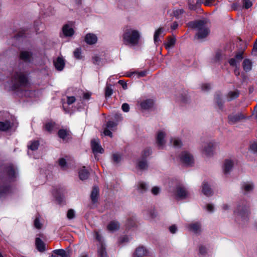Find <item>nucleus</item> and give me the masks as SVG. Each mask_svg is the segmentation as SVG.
Instances as JSON below:
<instances>
[{
  "mask_svg": "<svg viewBox=\"0 0 257 257\" xmlns=\"http://www.w3.org/2000/svg\"><path fill=\"white\" fill-rule=\"evenodd\" d=\"M138 188L140 192L144 193L147 189V185L143 182H140L138 184Z\"/></svg>",
  "mask_w": 257,
  "mask_h": 257,
  "instance_id": "obj_37",
  "label": "nucleus"
},
{
  "mask_svg": "<svg viewBox=\"0 0 257 257\" xmlns=\"http://www.w3.org/2000/svg\"><path fill=\"white\" fill-rule=\"evenodd\" d=\"M215 101H216V103H217L219 107L220 108H222V106H223V102L221 100V98L220 95L219 94H216L215 95Z\"/></svg>",
  "mask_w": 257,
  "mask_h": 257,
  "instance_id": "obj_45",
  "label": "nucleus"
},
{
  "mask_svg": "<svg viewBox=\"0 0 257 257\" xmlns=\"http://www.w3.org/2000/svg\"><path fill=\"white\" fill-rule=\"evenodd\" d=\"M242 66L245 72H248L251 70L252 68V62L249 59H245L242 63Z\"/></svg>",
  "mask_w": 257,
  "mask_h": 257,
  "instance_id": "obj_27",
  "label": "nucleus"
},
{
  "mask_svg": "<svg viewBox=\"0 0 257 257\" xmlns=\"http://www.w3.org/2000/svg\"><path fill=\"white\" fill-rule=\"evenodd\" d=\"M190 229L195 233H197L200 230V224L199 223H195L189 225Z\"/></svg>",
  "mask_w": 257,
  "mask_h": 257,
  "instance_id": "obj_30",
  "label": "nucleus"
},
{
  "mask_svg": "<svg viewBox=\"0 0 257 257\" xmlns=\"http://www.w3.org/2000/svg\"><path fill=\"white\" fill-rule=\"evenodd\" d=\"M224 55L222 52L220 50H217L216 52L214 58L215 62H219L222 60L224 58Z\"/></svg>",
  "mask_w": 257,
  "mask_h": 257,
  "instance_id": "obj_31",
  "label": "nucleus"
},
{
  "mask_svg": "<svg viewBox=\"0 0 257 257\" xmlns=\"http://www.w3.org/2000/svg\"><path fill=\"white\" fill-rule=\"evenodd\" d=\"M239 92L238 90L230 91L228 93L227 96L229 100L234 99L238 97Z\"/></svg>",
  "mask_w": 257,
  "mask_h": 257,
  "instance_id": "obj_32",
  "label": "nucleus"
},
{
  "mask_svg": "<svg viewBox=\"0 0 257 257\" xmlns=\"http://www.w3.org/2000/svg\"><path fill=\"white\" fill-rule=\"evenodd\" d=\"M35 243L39 251L43 252L45 250V243L40 238H36Z\"/></svg>",
  "mask_w": 257,
  "mask_h": 257,
  "instance_id": "obj_26",
  "label": "nucleus"
},
{
  "mask_svg": "<svg viewBox=\"0 0 257 257\" xmlns=\"http://www.w3.org/2000/svg\"><path fill=\"white\" fill-rule=\"evenodd\" d=\"M252 52L254 55H257V39L254 43Z\"/></svg>",
  "mask_w": 257,
  "mask_h": 257,
  "instance_id": "obj_56",
  "label": "nucleus"
},
{
  "mask_svg": "<svg viewBox=\"0 0 257 257\" xmlns=\"http://www.w3.org/2000/svg\"><path fill=\"white\" fill-rule=\"evenodd\" d=\"M235 58L240 61L242 59V53L239 52L235 55Z\"/></svg>",
  "mask_w": 257,
  "mask_h": 257,
  "instance_id": "obj_63",
  "label": "nucleus"
},
{
  "mask_svg": "<svg viewBox=\"0 0 257 257\" xmlns=\"http://www.w3.org/2000/svg\"><path fill=\"white\" fill-rule=\"evenodd\" d=\"M39 146V142L38 141H34L31 142L28 148L32 151H35L38 149Z\"/></svg>",
  "mask_w": 257,
  "mask_h": 257,
  "instance_id": "obj_35",
  "label": "nucleus"
},
{
  "mask_svg": "<svg viewBox=\"0 0 257 257\" xmlns=\"http://www.w3.org/2000/svg\"><path fill=\"white\" fill-rule=\"evenodd\" d=\"M176 39L174 38H170L166 43H165V48L166 49H169L170 48L173 47L175 44Z\"/></svg>",
  "mask_w": 257,
  "mask_h": 257,
  "instance_id": "obj_33",
  "label": "nucleus"
},
{
  "mask_svg": "<svg viewBox=\"0 0 257 257\" xmlns=\"http://www.w3.org/2000/svg\"><path fill=\"white\" fill-rule=\"evenodd\" d=\"M34 225L36 228L37 229H40L42 226V224L40 223L39 219L38 218H36L34 220Z\"/></svg>",
  "mask_w": 257,
  "mask_h": 257,
  "instance_id": "obj_51",
  "label": "nucleus"
},
{
  "mask_svg": "<svg viewBox=\"0 0 257 257\" xmlns=\"http://www.w3.org/2000/svg\"><path fill=\"white\" fill-rule=\"evenodd\" d=\"M235 212L241 218L247 217L248 215V207L245 205H238Z\"/></svg>",
  "mask_w": 257,
  "mask_h": 257,
  "instance_id": "obj_12",
  "label": "nucleus"
},
{
  "mask_svg": "<svg viewBox=\"0 0 257 257\" xmlns=\"http://www.w3.org/2000/svg\"><path fill=\"white\" fill-rule=\"evenodd\" d=\"M75 58L77 59H80L82 58L81 51L80 48H77L73 52Z\"/></svg>",
  "mask_w": 257,
  "mask_h": 257,
  "instance_id": "obj_43",
  "label": "nucleus"
},
{
  "mask_svg": "<svg viewBox=\"0 0 257 257\" xmlns=\"http://www.w3.org/2000/svg\"><path fill=\"white\" fill-rule=\"evenodd\" d=\"M233 167V162L230 160H225L224 164L223 171L225 174L228 173Z\"/></svg>",
  "mask_w": 257,
  "mask_h": 257,
  "instance_id": "obj_25",
  "label": "nucleus"
},
{
  "mask_svg": "<svg viewBox=\"0 0 257 257\" xmlns=\"http://www.w3.org/2000/svg\"><path fill=\"white\" fill-rule=\"evenodd\" d=\"M79 177L81 180H86L88 178L89 173L88 171L86 169L85 167H83L79 171Z\"/></svg>",
  "mask_w": 257,
  "mask_h": 257,
  "instance_id": "obj_18",
  "label": "nucleus"
},
{
  "mask_svg": "<svg viewBox=\"0 0 257 257\" xmlns=\"http://www.w3.org/2000/svg\"><path fill=\"white\" fill-rule=\"evenodd\" d=\"M252 6V3L250 0H244V6L245 9H248Z\"/></svg>",
  "mask_w": 257,
  "mask_h": 257,
  "instance_id": "obj_54",
  "label": "nucleus"
},
{
  "mask_svg": "<svg viewBox=\"0 0 257 257\" xmlns=\"http://www.w3.org/2000/svg\"><path fill=\"white\" fill-rule=\"evenodd\" d=\"M118 83L122 85V88L124 89H126V88H127V84H126V83L124 81H123V80H120L118 81Z\"/></svg>",
  "mask_w": 257,
  "mask_h": 257,
  "instance_id": "obj_62",
  "label": "nucleus"
},
{
  "mask_svg": "<svg viewBox=\"0 0 257 257\" xmlns=\"http://www.w3.org/2000/svg\"><path fill=\"white\" fill-rule=\"evenodd\" d=\"M54 252L58 255L61 256V257H64L67 253V252L62 249H56L54 250Z\"/></svg>",
  "mask_w": 257,
  "mask_h": 257,
  "instance_id": "obj_46",
  "label": "nucleus"
},
{
  "mask_svg": "<svg viewBox=\"0 0 257 257\" xmlns=\"http://www.w3.org/2000/svg\"><path fill=\"white\" fill-rule=\"evenodd\" d=\"M98 254L99 257H108L105 245L103 243L99 244L98 247Z\"/></svg>",
  "mask_w": 257,
  "mask_h": 257,
  "instance_id": "obj_23",
  "label": "nucleus"
},
{
  "mask_svg": "<svg viewBox=\"0 0 257 257\" xmlns=\"http://www.w3.org/2000/svg\"><path fill=\"white\" fill-rule=\"evenodd\" d=\"M202 3V2L201 0H197L195 4L192 3L191 1H189V8L191 10H196Z\"/></svg>",
  "mask_w": 257,
  "mask_h": 257,
  "instance_id": "obj_29",
  "label": "nucleus"
},
{
  "mask_svg": "<svg viewBox=\"0 0 257 257\" xmlns=\"http://www.w3.org/2000/svg\"><path fill=\"white\" fill-rule=\"evenodd\" d=\"M245 118V116L241 112L231 113L228 116V121L230 124H234Z\"/></svg>",
  "mask_w": 257,
  "mask_h": 257,
  "instance_id": "obj_6",
  "label": "nucleus"
},
{
  "mask_svg": "<svg viewBox=\"0 0 257 257\" xmlns=\"http://www.w3.org/2000/svg\"><path fill=\"white\" fill-rule=\"evenodd\" d=\"M134 74H137L138 77L140 78V77L146 76V74H147V71H141V72H133L131 74H128L127 76H128V77H131Z\"/></svg>",
  "mask_w": 257,
  "mask_h": 257,
  "instance_id": "obj_44",
  "label": "nucleus"
},
{
  "mask_svg": "<svg viewBox=\"0 0 257 257\" xmlns=\"http://www.w3.org/2000/svg\"><path fill=\"white\" fill-rule=\"evenodd\" d=\"M180 158L181 161L187 166H191L194 163L192 155L187 151L182 152Z\"/></svg>",
  "mask_w": 257,
  "mask_h": 257,
  "instance_id": "obj_7",
  "label": "nucleus"
},
{
  "mask_svg": "<svg viewBox=\"0 0 257 257\" xmlns=\"http://www.w3.org/2000/svg\"><path fill=\"white\" fill-rule=\"evenodd\" d=\"M120 225L118 222L117 221H111L107 226V229L111 231L114 232L119 229Z\"/></svg>",
  "mask_w": 257,
  "mask_h": 257,
  "instance_id": "obj_17",
  "label": "nucleus"
},
{
  "mask_svg": "<svg viewBox=\"0 0 257 257\" xmlns=\"http://www.w3.org/2000/svg\"><path fill=\"white\" fill-rule=\"evenodd\" d=\"M160 189L158 187H154L152 189V193L154 195H157L160 192Z\"/></svg>",
  "mask_w": 257,
  "mask_h": 257,
  "instance_id": "obj_57",
  "label": "nucleus"
},
{
  "mask_svg": "<svg viewBox=\"0 0 257 257\" xmlns=\"http://www.w3.org/2000/svg\"><path fill=\"white\" fill-rule=\"evenodd\" d=\"M55 125V122H49L45 125V128L47 131L51 132L54 127Z\"/></svg>",
  "mask_w": 257,
  "mask_h": 257,
  "instance_id": "obj_38",
  "label": "nucleus"
},
{
  "mask_svg": "<svg viewBox=\"0 0 257 257\" xmlns=\"http://www.w3.org/2000/svg\"><path fill=\"white\" fill-rule=\"evenodd\" d=\"M149 251L143 246H140L136 249L133 257H144L148 255Z\"/></svg>",
  "mask_w": 257,
  "mask_h": 257,
  "instance_id": "obj_11",
  "label": "nucleus"
},
{
  "mask_svg": "<svg viewBox=\"0 0 257 257\" xmlns=\"http://www.w3.org/2000/svg\"><path fill=\"white\" fill-rule=\"evenodd\" d=\"M75 216V213L74 210L70 209H69L67 213V217L68 219H73Z\"/></svg>",
  "mask_w": 257,
  "mask_h": 257,
  "instance_id": "obj_49",
  "label": "nucleus"
},
{
  "mask_svg": "<svg viewBox=\"0 0 257 257\" xmlns=\"http://www.w3.org/2000/svg\"><path fill=\"white\" fill-rule=\"evenodd\" d=\"M165 136V133L162 132H159L157 136V143L159 146L162 147L165 144L164 138Z\"/></svg>",
  "mask_w": 257,
  "mask_h": 257,
  "instance_id": "obj_24",
  "label": "nucleus"
},
{
  "mask_svg": "<svg viewBox=\"0 0 257 257\" xmlns=\"http://www.w3.org/2000/svg\"><path fill=\"white\" fill-rule=\"evenodd\" d=\"M154 104V101L153 99H149L142 101L140 105L142 108L144 109H148L151 108Z\"/></svg>",
  "mask_w": 257,
  "mask_h": 257,
  "instance_id": "obj_20",
  "label": "nucleus"
},
{
  "mask_svg": "<svg viewBox=\"0 0 257 257\" xmlns=\"http://www.w3.org/2000/svg\"><path fill=\"white\" fill-rule=\"evenodd\" d=\"M148 167L147 161L146 159L139 160L137 162V168L141 170H147Z\"/></svg>",
  "mask_w": 257,
  "mask_h": 257,
  "instance_id": "obj_22",
  "label": "nucleus"
},
{
  "mask_svg": "<svg viewBox=\"0 0 257 257\" xmlns=\"http://www.w3.org/2000/svg\"><path fill=\"white\" fill-rule=\"evenodd\" d=\"M54 63L56 69L58 71L62 70L65 66L64 60L61 57H58L54 61Z\"/></svg>",
  "mask_w": 257,
  "mask_h": 257,
  "instance_id": "obj_14",
  "label": "nucleus"
},
{
  "mask_svg": "<svg viewBox=\"0 0 257 257\" xmlns=\"http://www.w3.org/2000/svg\"><path fill=\"white\" fill-rule=\"evenodd\" d=\"M217 147V144L215 142H209L204 145L203 154L207 156L213 155L214 151Z\"/></svg>",
  "mask_w": 257,
  "mask_h": 257,
  "instance_id": "obj_8",
  "label": "nucleus"
},
{
  "mask_svg": "<svg viewBox=\"0 0 257 257\" xmlns=\"http://www.w3.org/2000/svg\"><path fill=\"white\" fill-rule=\"evenodd\" d=\"M163 32L164 29L163 28H160L156 31L154 34V43L156 45H158L159 44L160 41L159 37L163 34Z\"/></svg>",
  "mask_w": 257,
  "mask_h": 257,
  "instance_id": "obj_21",
  "label": "nucleus"
},
{
  "mask_svg": "<svg viewBox=\"0 0 257 257\" xmlns=\"http://www.w3.org/2000/svg\"><path fill=\"white\" fill-rule=\"evenodd\" d=\"M228 63L231 66H235L236 65L237 61L235 58H231L229 60Z\"/></svg>",
  "mask_w": 257,
  "mask_h": 257,
  "instance_id": "obj_58",
  "label": "nucleus"
},
{
  "mask_svg": "<svg viewBox=\"0 0 257 257\" xmlns=\"http://www.w3.org/2000/svg\"><path fill=\"white\" fill-rule=\"evenodd\" d=\"M99 195V188L97 186H94L93 187L92 191L91 193V199L93 203L97 201L98 197Z\"/></svg>",
  "mask_w": 257,
  "mask_h": 257,
  "instance_id": "obj_16",
  "label": "nucleus"
},
{
  "mask_svg": "<svg viewBox=\"0 0 257 257\" xmlns=\"http://www.w3.org/2000/svg\"><path fill=\"white\" fill-rule=\"evenodd\" d=\"M112 159L114 163L118 164L121 160V156L119 154L114 153L112 155Z\"/></svg>",
  "mask_w": 257,
  "mask_h": 257,
  "instance_id": "obj_34",
  "label": "nucleus"
},
{
  "mask_svg": "<svg viewBox=\"0 0 257 257\" xmlns=\"http://www.w3.org/2000/svg\"><path fill=\"white\" fill-rule=\"evenodd\" d=\"M76 100L75 97L74 96H68L67 102L69 105L72 104Z\"/></svg>",
  "mask_w": 257,
  "mask_h": 257,
  "instance_id": "obj_52",
  "label": "nucleus"
},
{
  "mask_svg": "<svg viewBox=\"0 0 257 257\" xmlns=\"http://www.w3.org/2000/svg\"><path fill=\"white\" fill-rule=\"evenodd\" d=\"M96 239L99 241V244L103 243L102 240V237L98 232L96 233Z\"/></svg>",
  "mask_w": 257,
  "mask_h": 257,
  "instance_id": "obj_59",
  "label": "nucleus"
},
{
  "mask_svg": "<svg viewBox=\"0 0 257 257\" xmlns=\"http://www.w3.org/2000/svg\"><path fill=\"white\" fill-rule=\"evenodd\" d=\"M152 153L151 150L150 149H146L144 150L142 154V157L145 159L147 157L149 156Z\"/></svg>",
  "mask_w": 257,
  "mask_h": 257,
  "instance_id": "obj_47",
  "label": "nucleus"
},
{
  "mask_svg": "<svg viewBox=\"0 0 257 257\" xmlns=\"http://www.w3.org/2000/svg\"><path fill=\"white\" fill-rule=\"evenodd\" d=\"M140 35L138 30L126 29L122 35V40L125 45L135 46L139 43Z\"/></svg>",
  "mask_w": 257,
  "mask_h": 257,
  "instance_id": "obj_3",
  "label": "nucleus"
},
{
  "mask_svg": "<svg viewBox=\"0 0 257 257\" xmlns=\"http://www.w3.org/2000/svg\"><path fill=\"white\" fill-rule=\"evenodd\" d=\"M11 127V123L9 121L5 122L0 121V131H7Z\"/></svg>",
  "mask_w": 257,
  "mask_h": 257,
  "instance_id": "obj_28",
  "label": "nucleus"
},
{
  "mask_svg": "<svg viewBox=\"0 0 257 257\" xmlns=\"http://www.w3.org/2000/svg\"><path fill=\"white\" fill-rule=\"evenodd\" d=\"M7 174L8 176V182L13 181L17 177L16 171L13 165H10L6 168ZM10 191V186L8 184V181L5 179H0V197L4 196L8 194Z\"/></svg>",
  "mask_w": 257,
  "mask_h": 257,
  "instance_id": "obj_2",
  "label": "nucleus"
},
{
  "mask_svg": "<svg viewBox=\"0 0 257 257\" xmlns=\"http://www.w3.org/2000/svg\"><path fill=\"white\" fill-rule=\"evenodd\" d=\"M12 89L16 90L30 85L28 76L22 72H16L12 79Z\"/></svg>",
  "mask_w": 257,
  "mask_h": 257,
  "instance_id": "obj_4",
  "label": "nucleus"
},
{
  "mask_svg": "<svg viewBox=\"0 0 257 257\" xmlns=\"http://www.w3.org/2000/svg\"><path fill=\"white\" fill-rule=\"evenodd\" d=\"M250 149L254 152H257V143H253L250 146Z\"/></svg>",
  "mask_w": 257,
  "mask_h": 257,
  "instance_id": "obj_64",
  "label": "nucleus"
},
{
  "mask_svg": "<svg viewBox=\"0 0 257 257\" xmlns=\"http://www.w3.org/2000/svg\"><path fill=\"white\" fill-rule=\"evenodd\" d=\"M103 134H104L105 136H109L111 138L112 137V133L110 131V129H109L107 127H106L104 129V130L103 131Z\"/></svg>",
  "mask_w": 257,
  "mask_h": 257,
  "instance_id": "obj_53",
  "label": "nucleus"
},
{
  "mask_svg": "<svg viewBox=\"0 0 257 257\" xmlns=\"http://www.w3.org/2000/svg\"><path fill=\"white\" fill-rule=\"evenodd\" d=\"M184 13L183 9H178L173 11V15L176 19H179L180 16L182 15Z\"/></svg>",
  "mask_w": 257,
  "mask_h": 257,
  "instance_id": "obj_40",
  "label": "nucleus"
},
{
  "mask_svg": "<svg viewBox=\"0 0 257 257\" xmlns=\"http://www.w3.org/2000/svg\"><path fill=\"white\" fill-rule=\"evenodd\" d=\"M59 164L63 169H64L66 167V161L65 159L63 158L60 159L59 160Z\"/></svg>",
  "mask_w": 257,
  "mask_h": 257,
  "instance_id": "obj_50",
  "label": "nucleus"
},
{
  "mask_svg": "<svg viewBox=\"0 0 257 257\" xmlns=\"http://www.w3.org/2000/svg\"><path fill=\"white\" fill-rule=\"evenodd\" d=\"M20 58L26 63H30L33 60V53L28 51H23L20 53Z\"/></svg>",
  "mask_w": 257,
  "mask_h": 257,
  "instance_id": "obj_10",
  "label": "nucleus"
},
{
  "mask_svg": "<svg viewBox=\"0 0 257 257\" xmlns=\"http://www.w3.org/2000/svg\"><path fill=\"white\" fill-rule=\"evenodd\" d=\"M244 191L248 192L253 189V185L252 184L244 183L242 186Z\"/></svg>",
  "mask_w": 257,
  "mask_h": 257,
  "instance_id": "obj_42",
  "label": "nucleus"
},
{
  "mask_svg": "<svg viewBox=\"0 0 257 257\" xmlns=\"http://www.w3.org/2000/svg\"><path fill=\"white\" fill-rule=\"evenodd\" d=\"M121 108H122V110L124 112H128L130 109L129 105L126 103H123L122 105Z\"/></svg>",
  "mask_w": 257,
  "mask_h": 257,
  "instance_id": "obj_55",
  "label": "nucleus"
},
{
  "mask_svg": "<svg viewBox=\"0 0 257 257\" xmlns=\"http://www.w3.org/2000/svg\"><path fill=\"white\" fill-rule=\"evenodd\" d=\"M199 252L201 254H204L206 252V249L205 247L201 246L199 247Z\"/></svg>",
  "mask_w": 257,
  "mask_h": 257,
  "instance_id": "obj_61",
  "label": "nucleus"
},
{
  "mask_svg": "<svg viewBox=\"0 0 257 257\" xmlns=\"http://www.w3.org/2000/svg\"><path fill=\"white\" fill-rule=\"evenodd\" d=\"M174 195L177 199L183 200L188 197L189 193L183 185L178 184L175 187Z\"/></svg>",
  "mask_w": 257,
  "mask_h": 257,
  "instance_id": "obj_5",
  "label": "nucleus"
},
{
  "mask_svg": "<svg viewBox=\"0 0 257 257\" xmlns=\"http://www.w3.org/2000/svg\"><path fill=\"white\" fill-rule=\"evenodd\" d=\"M207 24V20H200L189 22L187 25L190 28L195 29L198 31L195 35V38L201 40L207 37L210 33V30Z\"/></svg>",
  "mask_w": 257,
  "mask_h": 257,
  "instance_id": "obj_1",
  "label": "nucleus"
},
{
  "mask_svg": "<svg viewBox=\"0 0 257 257\" xmlns=\"http://www.w3.org/2000/svg\"><path fill=\"white\" fill-rule=\"evenodd\" d=\"M170 231L172 233H175L177 231V227L175 225H173L169 227Z\"/></svg>",
  "mask_w": 257,
  "mask_h": 257,
  "instance_id": "obj_60",
  "label": "nucleus"
},
{
  "mask_svg": "<svg viewBox=\"0 0 257 257\" xmlns=\"http://www.w3.org/2000/svg\"><path fill=\"white\" fill-rule=\"evenodd\" d=\"M62 31L64 35L66 37L72 36L74 34V30L68 25H65L62 28Z\"/></svg>",
  "mask_w": 257,
  "mask_h": 257,
  "instance_id": "obj_19",
  "label": "nucleus"
},
{
  "mask_svg": "<svg viewBox=\"0 0 257 257\" xmlns=\"http://www.w3.org/2000/svg\"><path fill=\"white\" fill-rule=\"evenodd\" d=\"M112 92H113V90L111 88V85H107L106 88H105V96L106 97H110L112 95Z\"/></svg>",
  "mask_w": 257,
  "mask_h": 257,
  "instance_id": "obj_39",
  "label": "nucleus"
},
{
  "mask_svg": "<svg viewBox=\"0 0 257 257\" xmlns=\"http://www.w3.org/2000/svg\"><path fill=\"white\" fill-rule=\"evenodd\" d=\"M202 192L207 196H211L213 194L211 189L206 182H203L202 183Z\"/></svg>",
  "mask_w": 257,
  "mask_h": 257,
  "instance_id": "obj_15",
  "label": "nucleus"
},
{
  "mask_svg": "<svg viewBox=\"0 0 257 257\" xmlns=\"http://www.w3.org/2000/svg\"><path fill=\"white\" fill-rule=\"evenodd\" d=\"M58 135L61 139L64 140L68 135V132L64 129L60 130L58 132Z\"/></svg>",
  "mask_w": 257,
  "mask_h": 257,
  "instance_id": "obj_36",
  "label": "nucleus"
},
{
  "mask_svg": "<svg viewBox=\"0 0 257 257\" xmlns=\"http://www.w3.org/2000/svg\"><path fill=\"white\" fill-rule=\"evenodd\" d=\"M91 146L92 150L94 154H102L104 152V150L100 145V142L98 140H92L91 142Z\"/></svg>",
  "mask_w": 257,
  "mask_h": 257,
  "instance_id": "obj_9",
  "label": "nucleus"
},
{
  "mask_svg": "<svg viewBox=\"0 0 257 257\" xmlns=\"http://www.w3.org/2000/svg\"><path fill=\"white\" fill-rule=\"evenodd\" d=\"M117 125V123L112 121H108L106 124V127L113 130V128L115 127Z\"/></svg>",
  "mask_w": 257,
  "mask_h": 257,
  "instance_id": "obj_48",
  "label": "nucleus"
},
{
  "mask_svg": "<svg viewBox=\"0 0 257 257\" xmlns=\"http://www.w3.org/2000/svg\"><path fill=\"white\" fill-rule=\"evenodd\" d=\"M85 42L89 45H93L97 41V37L93 33L87 34L85 37Z\"/></svg>",
  "mask_w": 257,
  "mask_h": 257,
  "instance_id": "obj_13",
  "label": "nucleus"
},
{
  "mask_svg": "<svg viewBox=\"0 0 257 257\" xmlns=\"http://www.w3.org/2000/svg\"><path fill=\"white\" fill-rule=\"evenodd\" d=\"M171 142H173V145L175 147L179 148L182 145L181 141L178 139H172Z\"/></svg>",
  "mask_w": 257,
  "mask_h": 257,
  "instance_id": "obj_41",
  "label": "nucleus"
}]
</instances>
